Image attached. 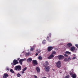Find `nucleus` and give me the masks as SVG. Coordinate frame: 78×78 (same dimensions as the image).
Returning <instances> with one entry per match:
<instances>
[{
    "label": "nucleus",
    "instance_id": "29",
    "mask_svg": "<svg viewBox=\"0 0 78 78\" xmlns=\"http://www.w3.org/2000/svg\"><path fill=\"white\" fill-rule=\"evenodd\" d=\"M52 54H53V55H55L56 54V52L54 51H53Z\"/></svg>",
    "mask_w": 78,
    "mask_h": 78
},
{
    "label": "nucleus",
    "instance_id": "38",
    "mask_svg": "<svg viewBox=\"0 0 78 78\" xmlns=\"http://www.w3.org/2000/svg\"><path fill=\"white\" fill-rule=\"evenodd\" d=\"M35 47H36V46L35 45H34V46H33V48H34Z\"/></svg>",
    "mask_w": 78,
    "mask_h": 78
},
{
    "label": "nucleus",
    "instance_id": "4",
    "mask_svg": "<svg viewBox=\"0 0 78 78\" xmlns=\"http://www.w3.org/2000/svg\"><path fill=\"white\" fill-rule=\"evenodd\" d=\"M61 62L60 61H59L58 62L56 63V66L57 67L59 68L61 67Z\"/></svg>",
    "mask_w": 78,
    "mask_h": 78
},
{
    "label": "nucleus",
    "instance_id": "10",
    "mask_svg": "<svg viewBox=\"0 0 78 78\" xmlns=\"http://www.w3.org/2000/svg\"><path fill=\"white\" fill-rule=\"evenodd\" d=\"M58 58L60 60H61V59H62L64 58V56L63 55H60L58 57Z\"/></svg>",
    "mask_w": 78,
    "mask_h": 78
},
{
    "label": "nucleus",
    "instance_id": "13",
    "mask_svg": "<svg viewBox=\"0 0 78 78\" xmlns=\"http://www.w3.org/2000/svg\"><path fill=\"white\" fill-rule=\"evenodd\" d=\"M54 57V55H53V54H51V55L49 56L48 57V59H50L52 58H53Z\"/></svg>",
    "mask_w": 78,
    "mask_h": 78
},
{
    "label": "nucleus",
    "instance_id": "36",
    "mask_svg": "<svg viewBox=\"0 0 78 78\" xmlns=\"http://www.w3.org/2000/svg\"><path fill=\"white\" fill-rule=\"evenodd\" d=\"M35 55L36 56H37V55H38V54L37 53Z\"/></svg>",
    "mask_w": 78,
    "mask_h": 78
},
{
    "label": "nucleus",
    "instance_id": "9",
    "mask_svg": "<svg viewBox=\"0 0 78 78\" xmlns=\"http://www.w3.org/2000/svg\"><path fill=\"white\" fill-rule=\"evenodd\" d=\"M50 66H48L45 67L44 69L46 72H48L50 70Z\"/></svg>",
    "mask_w": 78,
    "mask_h": 78
},
{
    "label": "nucleus",
    "instance_id": "8",
    "mask_svg": "<svg viewBox=\"0 0 78 78\" xmlns=\"http://www.w3.org/2000/svg\"><path fill=\"white\" fill-rule=\"evenodd\" d=\"M32 63L33 64L34 66H37V61L35 60H32Z\"/></svg>",
    "mask_w": 78,
    "mask_h": 78
},
{
    "label": "nucleus",
    "instance_id": "35",
    "mask_svg": "<svg viewBox=\"0 0 78 78\" xmlns=\"http://www.w3.org/2000/svg\"><path fill=\"white\" fill-rule=\"evenodd\" d=\"M35 78H37V77L36 76H34Z\"/></svg>",
    "mask_w": 78,
    "mask_h": 78
},
{
    "label": "nucleus",
    "instance_id": "25",
    "mask_svg": "<svg viewBox=\"0 0 78 78\" xmlns=\"http://www.w3.org/2000/svg\"><path fill=\"white\" fill-rule=\"evenodd\" d=\"M64 61H68V58H65L64 59Z\"/></svg>",
    "mask_w": 78,
    "mask_h": 78
},
{
    "label": "nucleus",
    "instance_id": "19",
    "mask_svg": "<svg viewBox=\"0 0 78 78\" xmlns=\"http://www.w3.org/2000/svg\"><path fill=\"white\" fill-rule=\"evenodd\" d=\"M38 59L39 60H42V57L41 56H39L38 57Z\"/></svg>",
    "mask_w": 78,
    "mask_h": 78
},
{
    "label": "nucleus",
    "instance_id": "37",
    "mask_svg": "<svg viewBox=\"0 0 78 78\" xmlns=\"http://www.w3.org/2000/svg\"><path fill=\"white\" fill-rule=\"evenodd\" d=\"M17 59L18 60V61H19V60L20 59V58H19Z\"/></svg>",
    "mask_w": 78,
    "mask_h": 78
},
{
    "label": "nucleus",
    "instance_id": "31",
    "mask_svg": "<svg viewBox=\"0 0 78 78\" xmlns=\"http://www.w3.org/2000/svg\"><path fill=\"white\" fill-rule=\"evenodd\" d=\"M24 72V71L23 70L21 72L22 74H23V73H25V72Z\"/></svg>",
    "mask_w": 78,
    "mask_h": 78
},
{
    "label": "nucleus",
    "instance_id": "11",
    "mask_svg": "<svg viewBox=\"0 0 78 78\" xmlns=\"http://www.w3.org/2000/svg\"><path fill=\"white\" fill-rule=\"evenodd\" d=\"M25 61V59H20L19 62L21 65H22V62L23 61Z\"/></svg>",
    "mask_w": 78,
    "mask_h": 78
},
{
    "label": "nucleus",
    "instance_id": "27",
    "mask_svg": "<svg viewBox=\"0 0 78 78\" xmlns=\"http://www.w3.org/2000/svg\"><path fill=\"white\" fill-rule=\"evenodd\" d=\"M71 58L70 57H69L68 58V61H70V60H71Z\"/></svg>",
    "mask_w": 78,
    "mask_h": 78
},
{
    "label": "nucleus",
    "instance_id": "20",
    "mask_svg": "<svg viewBox=\"0 0 78 78\" xmlns=\"http://www.w3.org/2000/svg\"><path fill=\"white\" fill-rule=\"evenodd\" d=\"M10 72H11V73H14V71L12 70V69H10Z\"/></svg>",
    "mask_w": 78,
    "mask_h": 78
},
{
    "label": "nucleus",
    "instance_id": "17",
    "mask_svg": "<svg viewBox=\"0 0 78 78\" xmlns=\"http://www.w3.org/2000/svg\"><path fill=\"white\" fill-rule=\"evenodd\" d=\"M48 62H45V63L44 64V66H48Z\"/></svg>",
    "mask_w": 78,
    "mask_h": 78
},
{
    "label": "nucleus",
    "instance_id": "22",
    "mask_svg": "<svg viewBox=\"0 0 78 78\" xmlns=\"http://www.w3.org/2000/svg\"><path fill=\"white\" fill-rule=\"evenodd\" d=\"M37 51L38 53H40L41 52V50L39 49H38L37 50Z\"/></svg>",
    "mask_w": 78,
    "mask_h": 78
},
{
    "label": "nucleus",
    "instance_id": "32",
    "mask_svg": "<svg viewBox=\"0 0 78 78\" xmlns=\"http://www.w3.org/2000/svg\"><path fill=\"white\" fill-rule=\"evenodd\" d=\"M76 58V57H74L73 58V59H75V58Z\"/></svg>",
    "mask_w": 78,
    "mask_h": 78
},
{
    "label": "nucleus",
    "instance_id": "7",
    "mask_svg": "<svg viewBox=\"0 0 78 78\" xmlns=\"http://www.w3.org/2000/svg\"><path fill=\"white\" fill-rule=\"evenodd\" d=\"M70 75H71V76L73 78H76V74H73L72 73H70Z\"/></svg>",
    "mask_w": 78,
    "mask_h": 78
},
{
    "label": "nucleus",
    "instance_id": "23",
    "mask_svg": "<svg viewBox=\"0 0 78 78\" xmlns=\"http://www.w3.org/2000/svg\"><path fill=\"white\" fill-rule=\"evenodd\" d=\"M20 76H21V75H20L19 73H18L17 75V76L18 77H20Z\"/></svg>",
    "mask_w": 78,
    "mask_h": 78
},
{
    "label": "nucleus",
    "instance_id": "2",
    "mask_svg": "<svg viewBox=\"0 0 78 78\" xmlns=\"http://www.w3.org/2000/svg\"><path fill=\"white\" fill-rule=\"evenodd\" d=\"M70 50L73 53H76L77 49H75V47H71L70 48Z\"/></svg>",
    "mask_w": 78,
    "mask_h": 78
},
{
    "label": "nucleus",
    "instance_id": "30",
    "mask_svg": "<svg viewBox=\"0 0 78 78\" xmlns=\"http://www.w3.org/2000/svg\"><path fill=\"white\" fill-rule=\"evenodd\" d=\"M75 46L78 49V44H75Z\"/></svg>",
    "mask_w": 78,
    "mask_h": 78
},
{
    "label": "nucleus",
    "instance_id": "26",
    "mask_svg": "<svg viewBox=\"0 0 78 78\" xmlns=\"http://www.w3.org/2000/svg\"><path fill=\"white\" fill-rule=\"evenodd\" d=\"M30 51H33L34 50V48H30Z\"/></svg>",
    "mask_w": 78,
    "mask_h": 78
},
{
    "label": "nucleus",
    "instance_id": "1",
    "mask_svg": "<svg viewBox=\"0 0 78 78\" xmlns=\"http://www.w3.org/2000/svg\"><path fill=\"white\" fill-rule=\"evenodd\" d=\"M15 70H16L17 71H20V70H22L21 66H17L15 67Z\"/></svg>",
    "mask_w": 78,
    "mask_h": 78
},
{
    "label": "nucleus",
    "instance_id": "33",
    "mask_svg": "<svg viewBox=\"0 0 78 78\" xmlns=\"http://www.w3.org/2000/svg\"><path fill=\"white\" fill-rule=\"evenodd\" d=\"M48 39H49V37H47L46 39L47 40H48H48H49Z\"/></svg>",
    "mask_w": 78,
    "mask_h": 78
},
{
    "label": "nucleus",
    "instance_id": "16",
    "mask_svg": "<svg viewBox=\"0 0 78 78\" xmlns=\"http://www.w3.org/2000/svg\"><path fill=\"white\" fill-rule=\"evenodd\" d=\"M67 46L68 47H70L72 46V44L71 43H69L67 44Z\"/></svg>",
    "mask_w": 78,
    "mask_h": 78
},
{
    "label": "nucleus",
    "instance_id": "5",
    "mask_svg": "<svg viewBox=\"0 0 78 78\" xmlns=\"http://www.w3.org/2000/svg\"><path fill=\"white\" fill-rule=\"evenodd\" d=\"M54 48L53 47L51 46H49L48 47L47 50H48V52H50V51H51Z\"/></svg>",
    "mask_w": 78,
    "mask_h": 78
},
{
    "label": "nucleus",
    "instance_id": "39",
    "mask_svg": "<svg viewBox=\"0 0 78 78\" xmlns=\"http://www.w3.org/2000/svg\"><path fill=\"white\" fill-rule=\"evenodd\" d=\"M7 70H8V69H7Z\"/></svg>",
    "mask_w": 78,
    "mask_h": 78
},
{
    "label": "nucleus",
    "instance_id": "34",
    "mask_svg": "<svg viewBox=\"0 0 78 78\" xmlns=\"http://www.w3.org/2000/svg\"><path fill=\"white\" fill-rule=\"evenodd\" d=\"M51 34H49V37H51Z\"/></svg>",
    "mask_w": 78,
    "mask_h": 78
},
{
    "label": "nucleus",
    "instance_id": "14",
    "mask_svg": "<svg viewBox=\"0 0 78 78\" xmlns=\"http://www.w3.org/2000/svg\"><path fill=\"white\" fill-rule=\"evenodd\" d=\"M36 70L38 73H39V72H40V68L39 67H37L36 68Z\"/></svg>",
    "mask_w": 78,
    "mask_h": 78
},
{
    "label": "nucleus",
    "instance_id": "28",
    "mask_svg": "<svg viewBox=\"0 0 78 78\" xmlns=\"http://www.w3.org/2000/svg\"><path fill=\"white\" fill-rule=\"evenodd\" d=\"M69 77H70V76L69 75H67L66 76L65 78H69Z\"/></svg>",
    "mask_w": 78,
    "mask_h": 78
},
{
    "label": "nucleus",
    "instance_id": "12",
    "mask_svg": "<svg viewBox=\"0 0 78 78\" xmlns=\"http://www.w3.org/2000/svg\"><path fill=\"white\" fill-rule=\"evenodd\" d=\"M9 76L7 73H5L3 76V78H7Z\"/></svg>",
    "mask_w": 78,
    "mask_h": 78
},
{
    "label": "nucleus",
    "instance_id": "24",
    "mask_svg": "<svg viewBox=\"0 0 78 78\" xmlns=\"http://www.w3.org/2000/svg\"><path fill=\"white\" fill-rule=\"evenodd\" d=\"M27 68L25 67L24 69H22V70H23L25 72V71L26 70H27Z\"/></svg>",
    "mask_w": 78,
    "mask_h": 78
},
{
    "label": "nucleus",
    "instance_id": "15",
    "mask_svg": "<svg viewBox=\"0 0 78 78\" xmlns=\"http://www.w3.org/2000/svg\"><path fill=\"white\" fill-rule=\"evenodd\" d=\"M32 61V58H29L27 60V62H31Z\"/></svg>",
    "mask_w": 78,
    "mask_h": 78
},
{
    "label": "nucleus",
    "instance_id": "18",
    "mask_svg": "<svg viewBox=\"0 0 78 78\" xmlns=\"http://www.w3.org/2000/svg\"><path fill=\"white\" fill-rule=\"evenodd\" d=\"M26 56H30V52L27 53L25 54Z\"/></svg>",
    "mask_w": 78,
    "mask_h": 78
},
{
    "label": "nucleus",
    "instance_id": "21",
    "mask_svg": "<svg viewBox=\"0 0 78 78\" xmlns=\"http://www.w3.org/2000/svg\"><path fill=\"white\" fill-rule=\"evenodd\" d=\"M45 41H46L45 40H44L42 42V43L43 44H45L46 42H45Z\"/></svg>",
    "mask_w": 78,
    "mask_h": 78
},
{
    "label": "nucleus",
    "instance_id": "6",
    "mask_svg": "<svg viewBox=\"0 0 78 78\" xmlns=\"http://www.w3.org/2000/svg\"><path fill=\"white\" fill-rule=\"evenodd\" d=\"M65 54H64V56L65 57H68V55H69L68 54H71V52L69 51H66L65 52Z\"/></svg>",
    "mask_w": 78,
    "mask_h": 78
},
{
    "label": "nucleus",
    "instance_id": "3",
    "mask_svg": "<svg viewBox=\"0 0 78 78\" xmlns=\"http://www.w3.org/2000/svg\"><path fill=\"white\" fill-rule=\"evenodd\" d=\"M17 64H19V62L16 60L14 59L13 60V62L11 63V64L15 65Z\"/></svg>",
    "mask_w": 78,
    "mask_h": 78
}]
</instances>
